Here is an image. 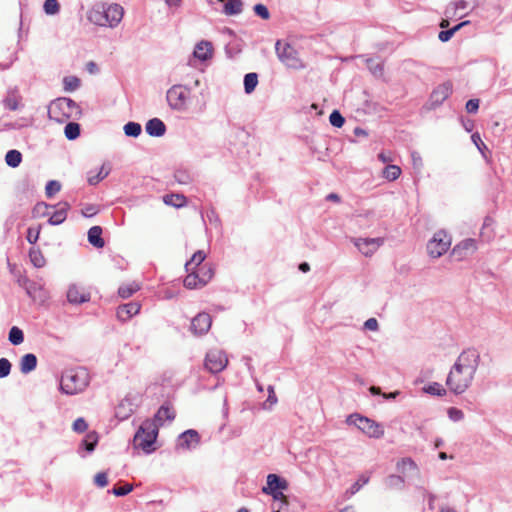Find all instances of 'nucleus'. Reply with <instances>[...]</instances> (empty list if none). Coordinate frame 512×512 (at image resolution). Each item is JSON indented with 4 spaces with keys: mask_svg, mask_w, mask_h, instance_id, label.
<instances>
[{
    "mask_svg": "<svg viewBox=\"0 0 512 512\" xmlns=\"http://www.w3.org/2000/svg\"><path fill=\"white\" fill-rule=\"evenodd\" d=\"M480 362V354L474 349L464 350L451 367L446 385L454 394L464 393L472 384Z\"/></svg>",
    "mask_w": 512,
    "mask_h": 512,
    "instance_id": "f257e3e1",
    "label": "nucleus"
},
{
    "mask_svg": "<svg viewBox=\"0 0 512 512\" xmlns=\"http://www.w3.org/2000/svg\"><path fill=\"white\" fill-rule=\"evenodd\" d=\"M80 106L72 99L60 97L53 100L48 107V115L59 123H63L70 118L79 119L81 116Z\"/></svg>",
    "mask_w": 512,
    "mask_h": 512,
    "instance_id": "f03ea898",
    "label": "nucleus"
},
{
    "mask_svg": "<svg viewBox=\"0 0 512 512\" xmlns=\"http://www.w3.org/2000/svg\"><path fill=\"white\" fill-rule=\"evenodd\" d=\"M89 384V374L86 369L66 370L60 381V390L67 395H75L82 392Z\"/></svg>",
    "mask_w": 512,
    "mask_h": 512,
    "instance_id": "7ed1b4c3",
    "label": "nucleus"
},
{
    "mask_svg": "<svg viewBox=\"0 0 512 512\" xmlns=\"http://www.w3.org/2000/svg\"><path fill=\"white\" fill-rule=\"evenodd\" d=\"M158 436V425L151 419L145 420L133 439V446L136 449H142L145 453H151Z\"/></svg>",
    "mask_w": 512,
    "mask_h": 512,
    "instance_id": "20e7f679",
    "label": "nucleus"
},
{
    "mask_svg": "<svg viewBox=\"0 0 512 512\" xmlns=\"http://www.w3.org/2000/svg\"><path fill=\"white\" fill-rule=\"evenodd\" d=\"M192 88L187 85L176 84L170 87L166 93V99L171 109L184 112L188 108Z\"/></svg>",
    "mask_w": 512,
    "mask_h": 512,
    "instance_id": "39448f33",
    "label": "nucleus"
},
{
    "mask_svg": "<svg viewBox=\"0 0 512 512\" xmlns=\"http://www.w3.org/2000/svg\"><path fill=\"white\" fill-rule=\"evenodd\" d=\"M346 423L348 425H355L359 430L371 438L378 439L384 435V429L380 424L357 413L349 415L346 419Z\"/></svg>",
    "mask_w": 512,
    "mask_h": 512,
    "instance_id": "423d86ee",
    "label": "nucleus"
},
{
    "mask_svg": "<svg viewBox=\"0 0 512 512\" xmlns=\"http://www.w3.org/2000/svg\"><path fill=\"white\" fill-rule=\"evenodd\" d=\"M275 50L278 59L288 68L301 69L304 67L298 57V52L289 43H283L278 40L275 44Z\"/></svg>",
    "mask_w": 512,
    "mask_h": 512,
    "instance_id": "0eeeda50",
    "label": "nucleus"
},
{
    "mask_svg": "<svg viewBox=\"0 0 512 512\" xmlns=\"http://www.w3.org/2000/svg\"><path fill=\"white\" fill-rule=\"evenodd\" d=\"M451 245L450 238L443 231L436 232L427 244L428 254L433 258H439L447 252Z\"/></svg>",
    "mask_w": 512,
    "mask_h": 512,
    "instance_id": "6e6552de",
    "label": "nucleus"
},
{
    "mask_svg": "<svg viewBox=\"0 0 512 512\" xmlns=\"http://www.w3.org/2000/svg\"><path fill=\"white\" fill-rule=\"evenodd\" d=\"M228 364V358L222 350L211 349L205 358V367L211 373L221 372L226 368Z\"/></svg>",
    "mask_w": 512,
    "mask_h": 512,
    "instance_id": "1a4fd4ad",
    "label": "nucleus"
},
{
    "mask_svg": "<svg viewBox=\"0 0 512 512\" xmlns=\"http://www.w3.org/2000/svg\"><path fill=\"white\" fill-rule=\"evenodd\" d=\"M103 20L105 21L104 27L115 28L122 21L124 9L121 5L112 3H104Z\"/></svg>",
    "mask_w": 512,
    "mask_h": 512,
    "instance_id": "9d476101",
    "label": "nucleus"
},
{
    "mask_svg": "<svg viewBox=\"0 0 512 512\" xmlns=\"http://www.w3.org/2000/svg\"><path fill=\"white\" fill-rule=\"evenodd\" d=\"M352 242L364 256H371L383 245L384 239L381 237L353 238Z\"/></svg>",
    "mask_w": 512,
    "mask_h": 512,
    "instance_id": "9b49d317",
    "label": "nucleus"
},
{
    "mask_svg": "<svg viewBox=\"0 0 512 512\" xmlns=\"http://www.w3.org/2000/svg\"><path fill=\"white\" fill-rule=\"evenodd\" d=\"M66 297L70 304L79 305L89 302L91 299V294L83 286L78 284H71L67 289Z\"/></svg>",
    "mask_w": 512,
    "mask_h": 512,
    "instance_id": "f8f14e48",
    "label": "nucleus"
},
{
    "mask_svg": "<svg viewBox=\"0 0 512 512\" xmlns=\"http://www.w3.org/2000/svg\"><path fill=\"white\" fill-rule=\"evenodd\" d=\"M452 93V83L447 81L437 86L431 93L430 105L435 108L441 105Z\"/></svg>",
    "mask_w": 512,
    "mask_h": 512,
    "instance_id": "ddd939ff",
    "label": "nucleus"
},
{
    "mask_svg": "<svg viewBox=\"0 0 512 512\" xmlns=\"http://www.w3.org/2000/svg\"><path fill=\"white\" fill-rule=\"evenodd\" d=\"M211 324V316L208 313L202 312L192 319L191 330L195 335H204L209 331Z\"/></svg>",
    "mask_w": 512,
    "mask_h": 512,
    "instance_id": "4468645a",
    "label": "nucleus"
},
{
    "mask_svg": "<svg viewBox=\"0 0 512 512\" xmlns=\"http://www.w3.org/2000/svg\"><path fill=\"white\" fill-rule=\"evenodd\" d=\"M476 241L474 239H465L453 248V254L458 259H463L476 250Z\"/></svg>",
    "mask_w": 512,
    "mask_h": 512,
    "instance_id": "2eb2a0df",
    "label": "nucleus"
},
{
    "mask_svg": "<svg viewBox=\"0 0 512 512\" xmlns=\"http://www.w3.org/2000/svg\"><path fill=\"white\" fill-rule=\"evenodd\" d=\"M141 308L140 303L138 302H130L123 304L117 309V317L119 320L125 322L129 320L132 316L139 313Z\"/></svg>",
    "mask_w": 512,
    "mask_h": 512,
    "instance_id": "dca6fc26",
    "label": "nucleus"
},
{
    "mask_svg": "<svg viewBox=\"0 0 512 512\" xmlns=\"http://www.w3.org/2000/svg\"><path fill=\"white\" fill-rule=\"evenodd\" d=\"M104 2L94 4L87 12V19L94 25L104 27L105 21L103 20Z\"/></svg>",
    "mask_w": 512,
    "mask_h": 512,
    "instance_id": "f3484780",
    "label": "nucleus"
},
{
    "mask_svg": "<svg viewBox=\"0 0 512 512\" xmlns=\"http://www.w3.org/2000/svg\"><path fill=\"white\" fill-rule=\"evenodd\" d=\"M287 488V482L276 474L267 476V486L262 488L263 493H275V490H284Z\"/></svg>",
    "mask_w": 512,
    "mask_h": 512,
    "instance_id": "a211bd4d",
    "label": "nucleus"
},
{
    "mask_svg": "<svg viewBox=\"0 0 512 512\" xmlns=\"http://www.w3.org/2000/svg\"><path fill=\"white\" fill-rule=\"evenodd\" d=\"M145 130L149 136L161 137L166 132V126L159 118H153L146 123Z\"/></svg>",
    "mask_w": 512,
    "mask_h": 512,
    "instance_id": "6ab92c4d",
    "label": "nucleus"
},
{
    "mask_svg": "<svg viewBox=\"0 0 512 512\" xmlns=\"http://www.w3.org/2000/svg\"><path fill=\"white\" fill-rule=\"evenodd\" d=\"M212 53H213V50H212V45L210 42L208 41H201L199 42L195 49H194V57L201 60V61H206L208 60L209 58L212 57Z\"/></svg>",
    "mask_w": 512,
    "mask_h": 512,
    "instance_id": "aec40b11",
    "label": "nucleus"
},
{
    "mask_svg": "<svg viewBox=\"0 0 512 512\" xmlns=\"http://www.w3.org/2000/svg\"><path fill=\"white\" fill-rule=\"evenodd\" d=\"M37 367V357L32 353L25 354L21 357L19 368L21 373L28 374Z\"/></svg>",
    "mask_w": 512,
    "mask_h": 512,
    "instance_id": "412c9836",
    "label": "nucleus"
},
{
    "mask_svg": "<svg viewBox=\"0 0 512 512\" xmlns=\"http://www.w3.org/2000/svg\"><path fill=\"white\" fill-rule=\"evenodd\" d=\"M58 209L50 216L48 222L51 225H59L63 223L67 217V211L69 204L67 202H61L57 205Z\"/></svg>",
    "mask_w": 512,
    "mask_h": 512,
    "instance_id": "4be33fe9",
    "label": "nucleus"
},
{
    "mask_svg": "<svg viewBox=\"0 0 512 512\" xmlns=\"http://www.w3.org/2000/svg\"><path fill=\"white\" fill-rule=\"evenodd\" d=\"M396 468L399 473L401 474H407L408 472L412 473H419L418 465L415 463V461L410 457H405L400 459L397 464Z\"/></svg>",
    "mask_w": 512,
    "mask_h": 512,
    "instance_id": "5701e85b",
    "label": "nucleus"
},
{
    "mask_svg": "<svg viewBox=\"0 0 512 512\" xmlns=\"http://www.w3.org/2000/svg\"><path fill=\"white\" fill-rule=\"evenodd\" d=\"M88 241L95 248H103L105 241L102 238V228L100 226H93L88 231Z\"/></svg>",
    "mask_w": 512,
    "mask_h": 512,
    "instance_id": "b1692460",
    "label": "nucleus"
},
{
    "mask_svg": "<svg viewBox=\"0 0 512 512\" xmlns=\"http://www.w3.org/2000/svg\"><path fill=\"white\" fill-rule=\"evenodd\" d=\"M174 418L175 411L167 405H162L155 414V419L153 421H155L157 425L158 423L161 425L165 420L172 421Z\"/></svg>",
    "mask_w": 512,
    "mask_h": 512,
    "instance_id": "393cba45",
    "label": "nucleus"
},
{
    "mask_svg": "<svg viewBox=\"0 0 512 512\" xmlns=\"http://www.w3.org/2000/svg\"><path fill=\"white\" fill-rule=\"evenodd\" d=\"M179 441L181 447L190 448L192 443L199 442V435L195 430H187L180 435Z\"/></svg>",
    "mask_w": 512,
    "mask_h": 512,
    "instance_id": "a878e982",
    "label": "nucleus"
},
{
    "mask_svg": "<svg viewBox=\"0 0 512 512\" xmlns=\"http://www.w3.org/2000/svg\"><path fill=\"white\" fill-rule=\"evenodd\" d=\"M19 284L25 289L27 295L33 299H36L37 292L42 290V287L39 284L30 281L27 278L19 280Z\"/></svg>",
    "mask_w": 512,
    "mask_h": 512,
    "instance_id": "bb28decb",
    "label": "nucleus"
},
{
    "mask_svg": "<svg viewBox=\"0 0 512 512\" xmlns=\"http://www.w3.org/2000/svg\"><path fill=\"white\" fill-rule=\"evenodd\" d=\"M140 289V286L136 282H131L127 284H123L118 289V294L121 298H129L132 296L135 292H137Z\"/></svg>",
    "mask_w": 512,
    "mask_h": 512,
    "instance_id": "cd10ccee",
    "label": "nucleus"
},
{
    "mask_svg": "<svg viewBox=\"0 0 512 512\" xmlns=\"http://www.w3.org/2000/svg\"><path fill=\"white\" fill-rule=\"evenodd\" d=\"M258 84V75L254 72L247 73L244 76V90L246 94H251Z\"/></svg>",
    "mask_w": 512,
    "mask_h": 512,
    "instance_id": "c85d7f7f",
    "label": "nucleus"
},
{
    "mask_svg": "<svg viewBox=\"0 0 512 512\" xmlns=\"http://www.w3.org/2000/svg\"><path fill=\"white\" fill-rule=\"evenodd\" d=\"M110 171H111L110 166L106 165V164H103L101 166L99 172L96 175H89L88 176V183L90 185L98 184L101 180H103L104 178H106L109 175Z\"/></svg>",
    "mask_w": 512,
    "mask_h": 512,
    "instance_id": "c756f323",
    "label": "nucleus"
},
{
    "mask_svg": "<svg viewBox=\"0 0 512 512\" xmlns=\"http://www.w3.org/2000/svg\"><path fill=\"white\" fill-rule=\"evenodd\" d=\"M5 161L8 166L16 168L22 161V154L18 150H9L5 156Z\"/></svg>",
    "mask_w": 512,
    "mask_h": 512,
    "instance_id": "7c9ffc66",
    "label": "nucleus"
},
{
    "mask_svg": "<svg viewBox=\"0 0 512 512\" xmlns=\"http://www.w3.org/2000/svg\"><path fill=\"white\" fill-rule=\"evenodd\" d=\"M29 258L31 263L37 268L44 267L46 264V260L39 249L32 248L29 251Z\"/></svg>",
    "mask_w": 512,
    "mask_h": 512,
    "instance_id": "2f4dec72",
    "label": "nucleus"
},
{
    "mask_svg": "<svg viewBox=\"0 0 512 512\" xmlns=\"http://www.w3.org/2000/svg\"><path fill=\"white\" fill-rule=\"evenodd\" d=\"M242 11V2L241 0H227V3L224 5V12L227 15H236L241 13Z\"/></svg>",
    "mask_w": 512,
    "mask_h": 512,
    "instance_id": "473e14b6",
    "label": "nucleus"
},
{
    "mask_svg": "<svg viewBox=\"0 0 512 512\" xmlns=\"http://www.w3.org/2000/svg\"><path fill=\"white\" fill-rule=\"evenodd\" d=\"M206 255L203 251H197L193 254L190 261L186 263L185 267L187 271H192L198 267L205 259Z\"/></svg>",
    "mask_w": 512,
    "mask_h": 512,
    "instance_id": "72a5a7b5",
    "label": "nucleus"
},
{
    "mask_svg": "<svg viewBox=\"0 0 512 512\" xmlns=\"http://www.w3.org/2000/svg\"><path fill=\"white\" fill-rule=\"evenodd\" d=\"M189 274L184 279V286L189 289L201 287L199 283L200 274L194 270L188 271Z\"/></svg>",
    "mask_w": 512,
    "mask_h": 512,
    "instance_id": "f704fd0d",
    "label": "nucleus"
},
{
    "mask_svg": "<svg viewBox=\"0 0 512 512\" xmlns=\"http://www.w3.org/2000/svg\"><path fill=\"white\" fill-rule=\"evenodd\" d=\"M8 339L13 345H20L24 341V333L17 326H13L9 331Z\"/></svg>",
    "mask_w": 512,
    "mask_h": 512,
    "instance_id": "c9c22d12",
    "label": "nucleus"
},
{
    "mask_svg": "<svg viewBox=\"0 0 512 512\" xmlns=\"http://www.w3.org/2000/svg\"><path fill=\"white\" fill-rule=\"evenodd\" d=\"M164 202L174 207H182L185 205L186 198L180 194H168L164 196Z\"/></svg>",
    "mask_w": 512,
    "mask_h": 512,
    "instance_id": "e433bc0d",
    "label": "nucleus"
},
{
    "mask_svg": "<svg viewBox=\"0 0 512 512\" xmlns=\"http://www.w3.org/2000/svg\"><path fill=\"white\" fill-rule=\"evenodd\" d=\"M64 133L67 139L74 140L80 135V125L76 122H69L64 128Z\"/></svg>",
    "mask_w": 512,
    "mask_h": 512,
    "instance_id": "4c0bfd02",
    "label": "nucleus"
},
{
    "mask_svg": "<svg viewBox=\"0 0 512 512\" xmlns=\"http://www.w3.org/2000/svg\"><path fill=\"white\" fill-rule=\"evenodd\" d=\"M404 478L400 475H389L386 480L385 484L388 488H395V489H403L404 488Z\"/></svg>",
    "mask_w": 512,
    "mask_h": 512,
    "instance_id": "58836bf2",
    "label": "nucleus"
},
{
    "mask_svg": "<svg viewBox=\"0 0 512 512\" xmlns=\"http://www.w3.org/2000/svg\"><path fill=\"white\" fill-rule=\"evenodd\" d=\"M366 63H367L368 69L374 76L380 77L383 75L384 68H383L382 62L377 61L373 58H369L366 60Z\"/></svg>",
    "mask_w": 512,
    "mask_h": 512,
    "instance_id": "ea45409f",
    "label": "nucleus"
},
{
    "mask_svg": "<svg viewBox=\"0 0 512 512\" xmlns=\"http://www.w3.org/2000/svg\"><path fill=\"white\" fill-rule=\"evenodd\" d=\"M401 174V169L397 165H387L383 170V177L389 181L396 180Z\"/></svg>",
    "mask_w": 512,
    "mask_h": 512,
    "instance_id": "a19ab883",
    "label": "nucleus"
},
{
    "mask_svg": "<svg viewBox=\"0 0 512 512\" xmlns=\"http://www.w3.org/2000/svg\"><path fill=\"white\" fill-rule=\"evenodd\" d=\"M370 480L369 473H363L359 476L358 480L349 488L348 492L353 495L357 493L364 485Z\"/></svg>",
    "mask_w": 512,
    "mask_h": 512,
    "instance_id": "79ce46f5",
    "label": "nucleus"
},
{
    "mask_svg": "<svg viewBox=\"0 0 512 512\" xmlns=\"http://www.w3.org/2000/svg\"><path fill=\"white\" fill-rule=\"evenodd\" d=\"M466 8H467V2H466V0H460V1H458V2H452V3H450V4L447 6V8H446V10H445V15H446L447 17H452V16L456 15V11H457V10H460V9H461V10H464V9H466Z\"/></svg>",
    "mask_w": 512,
    "mask_h": 512,
    "instance_id": "37998d69",
    "label": "nucleus"
},
{
    "mask_svg": "<svg viewBox=\"0 0 512 512\" xmlns=\"http://www.w3.org/2000/svg\"><path fill=\"white\" fill-rule=\"evenodd\" d=\"M123 129L125 135L129 137H138L142 131L141 125L136 122H128Z\"/></svg>",
    "mask_w": 512,
    "mask_h": 512,
    "instance_id": "c03bdc74",
    "label": "nucleus"
},
{
    "mask_svg": "<svg viewBox=\"0 0 512 512\" xmlns=\"http://www.w3.org/2000/svg\"><path fill=\"white\" fill-rule=\"evenodd\" d=\"M65 91H75L80 87V79L76 76H66L63 79Z\"/></svg>",
    "mask_w": 512,
    "mask_h": 512,
    "instance_id": "a18cd8bd",
    "label": "nucleus"
},
{
    "mask_svg": "<svg viewBox=\"0 0 512 512\" xmlns=\"http://www.w3.org/2000/svg\"><path fill=\"white\" fill-rule=\"evenodd\" d=\"M425 393L436 395V396H444L446 395V389L439 383L433 382L428 386L423 388Z\"/></svg>",
    "mask_w": 512,
    "mask_h": 512,
    "instance_id": "49530a36",
    "label": "nucleus"
},
{
    "mask_svg": "<svg viewBox=\"0 0 512 512\" xmlns=\"http://www.w3.org/2000/svg\"><path fill=\"white\" fill-rule=\"evenodd\" d=\"M98 442V436L96 432H89L83 440V445L88 452H92Z\"/></svg>",
    "mask_w": 512,
    "mask_h": 512,
    "instance_id": "de8ad7c7",
    "label": "nucleus"
},
{
    "mask_svg": "<svg viewBox=\"0 0 512 512\" xmlns=\"http://www.w3.org/2000/svg\"><path fill=\"white\" fill-rule=\"evenodd\" d=\"M61 190L60 182L56 180H50L45 187V193L48 198L53 197L56 193Z\"/></svg>",
    "mask_w": 512,
    "mask_h": 512,
    "instance_id": "09e8293b",
    "label": "nucleus"
},
{
    "mask_svg": "<svg viewBox=\"0 0 512 512\" xmlns=\"http://www.w3.org/2000/svg\"><path fill=\"white\" fill-rule=\"evenodd\" d=\"M196 272H199L200 274V278H199V283L201 286H204L208 283V281L212 278L213 276V271L211 268H205V266L199 268Z\"/></svg>",
    "mask_w": 512,
    "mask_h": 512,
    "instance_id": "8fccbe9b",
    "label": "nucleus"
},
{
    "mask_svg": "<svg viewBox=\"0 0 512 512\" xmlns=\"http://www.w3.org/2000/svg\"><path fill=\"white\" fill-rule=\"evenodd\" d=\"M329 121L332 126L337 127V128H341L345 123L344 117L341 115V113L338 110H334L330 114Z\"/></svg>",
    "mask_w": 512,
    "mask_h": 512,
    "instance_id": "3c124183",
    "label": "nucleus"
},
{
    "mask_svg": "<svg viewBox=\"0 0 512 512\" xmlns=\"http://www.w3.org/2000/svg\"><path fill=\"white\" fill-rule=\"evenodd\" d=\"M60 6L57 0H46L44 2V11L48 15H54L59 12Z\"/></svg>",
    "mask_w": 512,
    "mask_h": 512,
    "instance_id": "603ef678",
    "label": "nucleus"
},
{
    "mask_svg": "<svg viewBox=\"0 0 512 512\" xmlns=\"http://www.w3.org/2000/svg\"><path fill=\"white\" fill-rule=\"evenodd\" d=\"M267 391H268V398L267 400L263 403V408L264 409H270L273 405H275L277 403V397L275 395V391H274V387L272 385H269L268 388H267Z\"/></svg>",
    "mask_w": 512,
    "mask_h": 512,
    "instance_id": "864d4df0",
    "label": "nucleus"
},
{
    "mask_svg": "<svg viewBox=\"0 0 512 512\" xmlns=\"http://www.w3.org/2000/svg\"><path fill=\"white\" fill-rule=\"evenodd\" d=\"M39 235H40V226L34 228V227H29L28 230H27V241L30 243V244H35L38 239H39Z\"/></svg>",
    "mask_w": 512,
    "mask_h": 512,
    "instance_id": "5fc2aeb1",
    "label": "nucleus"
},
{
    "mask_svg": "<svg viewBox=\"0 0 512 512\" xmlns=\"http://www.w3.org/2000/svg\"><path fill=\"white\" fill-rule=\"evenodd\" d=\"M133 490V486L131 484H125L124 486H119V487H114L111 492L115 495V496H125L127 495L128 493H130L131 491Z\"/></svg>",
    "mask_w": 512,
    "mask_h": 512,
    "instance_id": "6e6d98bb",
    "label": "nucleus"
},
{
    "mask_svg": "<svg viewBox=\"0 0 512 512\" xmlns=\"http://www.w3.org/2000/svg\"><path fill=\"white\" fill-rule=\"evenodd\" d=\"M11 363L6 358L0 359V378H5L10 374Z\"/></svg>",
    "mask_w": 512,
    "mask_h": 512,
    "instance_id": "4d7b16f0",
    "label": "nucleus"
},
{
    "mask_svg": "<svg viewBox=\"0 0 512 512\" xmlns=\"http://www.w3.org/2000/svg\"><path fill=\"white\" fill-rule=\"evenodd\" d=\"M253 10H254L256 15H258L259 17H261L264 20H267L270 17V13H269L268 8L265 5H263V4H256L253 7Z\"/></svg>",
    "mask_w": 512,
    "mask_h": 512,
    "instance_id": "13d9d810",
    "label": "nucleus"
},
{
    "mask_svg": "<svg viewBox=\"0 0 512 512\" xmlns=\"http://www.w3.org/2000/svg\"><path fill=\"white\" fill-rule=\"evenodd\" d=\"M88 428V424L87 422L85 421L84 418L80 417V418H77L74 422H73V430L77 433H83L87 430Z\"/></svg>",
    "mask_w": 512,
    "mask_h": 512,
    "instance_id": "bf43d9fd",
    "label": "nucleus"
},
{
    "mask_svg": "<svg viewBox=\"0 0 512 512\" xmlns=\"http://www.w3.org/2000/svg\"><path fill=\"white\" fill-rule=\"evenodd\" d=\"M448 416L453 421H460L464 418L463 412L455 407H451L448 409Z\"/></svg>",
    "mask_w": 512,
    "mask_h": 512,
    "instance_id": "052dcab7",
    "label": "nucleus"
},
{
    "mask_svg": "<svg viewBox=\"0 0 512 512\" xmlns=\"http://www.w3.org/2000/svg\"><path fill=\"white\" fill-rule=\"evenodd\" d=\"M174 178L180 184H188L191 181L190 175L185 171H177Z\"/></svg>",
    "mask_w": 512,
    "mask_h": 512,
    "instance_id": "680f3d73",
    "label": "nucleus"
},
{
    "mask_svg": "<svg viewBox=\"0 0 512 512\" xmlns=\"http://www.w3.org/2000/svg\"><path fill=\"white\" fill-rule=\"evenodd\" d=\"M94 482L99 487H105L108 484L107 474L105 472L97 473L94 477Z\"/></svg>",
    "mask_w": 512,
    "mask_h": 512,
    "instance_id": "e2e57ef3",
    "label": "nucleus"
},
{
    "mask_svg": "<svg viewBox=\"0 0 512 512\" xmlns=\"http://www.w3.org/2000/svg\"><path fill=\"white\" fill-rule=\"evenodd\" d=\"M465 108L468 113H476L479 108V100L470 99L469 101H467Z\"/></svg>",
    "mask_w": 512,
    "mask_h": 512,
    "instance_id": "0e129e2a",
    "label": "nucleus"
},
{
    "mask_svg": "<svg viewBox=\"0 0 512 512\" xmlns=\"http://www.w3.org/2000/svg\"><path fill=\"white\" fill-rule=\"evenodd\" d=\"M471 139H472L473 143L477 146L479 151H481L482 153H483V149H487V146L483 143V141L481 140V137L478 133L472 134Z\"/></svg>",
    "mask_w": 512,
    "mask_h": 512,
    "instance_id": "69168bd1",
    "label": "nucleus"
},
{
    "mask_svg": "<svg viewBox=\"0 0 512 512\" xmlns=\"http://www.w3.org/2000/svg\"><path fill=\"white\" fill-rule=\"evenodd\" d=\"M364 327L370 331H377L379 328L378 321L375 318H369L365 321Z\"/></svg>",
    "mask_w": 512,
    "mask_h": 512,
    "instance_id": "338daca9",
    "label": "nucleus"
},
{
    "mask_svg": "<svg viewBox=\"0 0 512 512\" xmlns=\"http://www.w3.org/2000/svg\"><path fill=\"white\" fill-rule=\"evenodd\" d=\"M453 35H454V30L449 29V30L441 31L438 35V38L442 42H447L452 38Z\"/></svg>",
    "mask_w": 512,
    "mask_h": 512,
    "instance_id": "774afa93",
    "label": "nucleus"
}]
</instances>
